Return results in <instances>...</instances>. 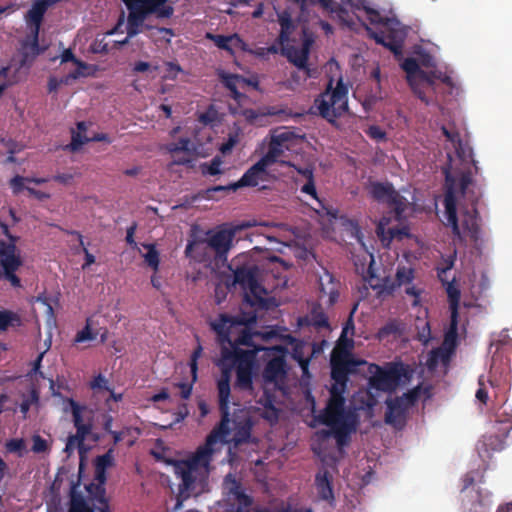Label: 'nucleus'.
Listing matches in <instances>:
<instances>
[{
	"label": "nucleus",
	"instance_id": "nucleus-1",
	"mask_svg": "<svg viewBox=\"0 0 512 512\" xmlns=\"http://www.w3.org/2000/svg\"><path fill=\"white\" fill-rule=\"evenodd\" d=\"M256 322V315L229 316L220 314L219 318L211 323V328L217 334V340L222 347L243 350L240 345L251 346L253 334L249 326Z\"/></svg>",
	"mask_w": 512,
	"mask_h": 512
},
{
	"label": "nucleus",
	"instance_id": "nucleus-2",
	"mask_svg": "<svg viewBox=\"0 0 512 512\" xmlns=\"http://www.w3.org/2000/svg\"><path fill=\"white\" fill-rule=\"evenodd\" d=\"M368 20L371 24L383 25L387 32H376L367 24L362 22L368 36L380 44L388 48L395 57H400L403 54V46L406 38V32L400 27V22L394 19L383 17L379 11L369 7L366 9Z\"/></svg>",
	"mask_w": 512,
	"mask_h": 512
},
{
	"label": "nucleus",
	"instance_id": "nucleus-3",
	"mask_svg": "<svg viewBox=\"0 0 512 512\" xmlns=\"http://www.w3.org/2000/svg\"><path fill=\"white\" fill-rule=\"evenodd\" d=\"M371 376L368 379V400L367 406L373 407L377 404L376 397L372 394L371 389L381 392H392L402 382L409 380L410 374L407 367L401 362L387 363L384 367L377 364H371L369 367Z\"/></svg>",
	"mask_w": 512,
	"mask_h": 512
},
{
	"label": "nucleus",
	"instance_id": "nucleus-4",
	"mask_svg": "<svg viewBox=\"0 0 512 512\" xmlns=\"http://www.w3.org/2000/svg\"><path fill=\"white\" fill-rule=\"evenodd\" d=\"M258 349L236 350L222 347L220 358L216 365L225 368V365L232 364L233 371H236L235 388L239 390H251L253 385V367Z\"/></svg>",
	"mask_w": 512,
	"mask_h": 512
},
{
	"label": "nucleus",
	"instance_id": "nucleus-5",
	"mask_svg": "<svg viewBox=\"0 0 512 512\" xmlns=\"http://www.w3.org/2000/svg\"><path fill=\"white\" fill-rule=\"evenodd\" d=\"M333 81L331 78L326 89L314 101L318 114L331 124L348 111V87L342 78L338 79L335 87Z\"/></svg>",
	"mask_w": 512,
	"mask_h": 512
},
{
	"label": "nucleus",
	"instance_id": "nucleus-6",
	"mask_svg": "<svg viewBox=\"0 0 512 512\" xmlns=\"http://www.w3.org/2000/svg\"><path fill=\"white\" fill-rule=\"evenodd\" d=\"M359 362L354 360L350 354H341L333 356L331 359V378L334 380L329 393V399L325 407L340 408L345 407L346 400L344 392L348 381V375L357 366Z\"/></svg>",
	"mask_w": 512,
	"mask_h": 512
},
{
	"label": "nucleus",
	"instance_id": "nucleus-7",
	"mask_svg": "<svg viewBox=\"0 0 512 512\" xmlns=\"http://www.w3.org/2000/svg\"><path fill=\"white\" fill-rule=\"evenodd\" d=\"M207 238L193 240L189 242L185 248V254L197 261L205 259L206 250L211 249L216 256H226L232 246L235 237L234 229H221L215 232H208Z\"/></svg>",
	"mask_w": 512,
	"mask_h": 512
},
{
	"label": "nucleus",
	"instance_id": "nucleus-8",
	"mask_svg": "<svg viewBox=\"0 0 512 512\" xmlns=\"http://www.w3.org/2000/svg\"><path fill=\"white\" fill-rule=\"evenodd\" d=\"M445 173V195L444 207L447 225L451 226L453 234L460 235V227L457 217V192L464 195L467 188L472 183L470 172H461L459 177L453 176L448 169L444 170Z\"/></svg>",
	"mask_w": 512,
	"mask_h": 512
},
{
	"label": "nucleus",
	"instance_id": "nucleus-9",
	"mask_svg": "<svg viewBox=\"0 0 512 512\" xmlns=\"http://www.w3.org/2000/svg\"><path fill=\"white\" fill-rule=\"evenodd\" d=\"M129 11V34L137 33L136 27L144 18L155 15L158 19H168L174 14L169 0H121Z\"/></svg>",
	"mask_w": 512,
	"mask_h": 512
},
{
	"label": "nucleus",
	"instance_id": "nucleus-10",
	"mask_svg": "<svg viewBox=\"0 0 512 512\" xmlns=\"http://www.w3.org/2000/svg\"><path fill=\"white\" fill-rule=\"evenodd\" d=\"M234 284L244 291V298L251 306L265 307L267 290L260 283V269L255 264L236 267Z\"/></svg>",
	"mask_w": 512,
	"mask_h": 512
},
{
	"label": "nucleus",
	"instance_id": "nucleus-11",
	"mask_svg": "<svg viewBox=\"0 0 512 512\" xmlns=\"http://www.w3.org/2000/svg\"><path fill=\"white\" fill-rule=\"evenodd\" d=\"M402 69L407 74V81L413 93L425 104L432 101L431 94L436 88V74L426 72L419 67L415 58L408 57L401 64Z\"/></svg>",
	"mask_w": 512,
	"mask_h": 512
},
{
	"label": "nucleus",
	"instance_id": "nucleus-12",
	"mask_svg": "<svg viewBox=\"0 0 512 512\" xmlns=\"http://www.w3.org/2000/svg\"><path fill=\"white\" fill-rule=\"evenodd\" d=\"M350 414L346 407H325L314 420L332 429L338 447L348 444L349 436L354 431V424L349 421Z\"/></svg>",
	"mask_w": 512,
	"mask_h": 512
},
{
	"label": "nucleus",
	"instance_id": "nucleus-13",
	"mask_svg": "<svg viewBox=\"0 0 512 512\" xmlns=\"http://www.w3.org/2000/svg\"><path fill=\"white\" fill-rule=\"evenodd\" d=\"M21 252L17 242L7 243L0 239V278L8 281L14 288L21 287V280L16 271L22 266Z\"/></svg>",
	"mask_w": 512,
	"mask_h": 512
},
{
	"label": "nucleus",
	"instance_id": "nucleus-14",
	"mask_svg": "<svg viewBox=\"0 0 512 512\" xmlns=\"http://www.w3.org/2000/svg\"><path fill=\"white\" fill-rule=\"evenodd\" d=\"M228 434L221 433L219 427H216L206 438L203 445L199 446L197 450L190 456L184 463L196 469L202 479H206L210 472V463L215 453L214 446L217 444L219 438H225Z\"/></svg>",
	"mask_w": 512,
	"mask_h": 512
},
{
	"label": "nucleus",
	"instance_id": "nucleus-15",
	"mask_svg": "<svg viewBox=\"0 0 512 512\" xmlns=\"http://www.w3.org/2000/svg\"><path fill=\"white\" fill-rule=\"evenodd\" d=\"M221 375L217 380V390H218V403L219 410L221 413V421L217 427H219V431L224 434H229V423H230V413H229V403H230V395H231V377L233 373V365H225V368H220Z\"/></svg>",
	"mask_w": 512,
	"mask_h": 512
},
{
	"label": "nucleus",
	"instance_id": "nucleus-16",
	"mask_svg": "<svg viewBox=\"0 0 512 512\" xmlns=\"http://www.w3.org/2000/svg\"><path fill=\"white\" fill-rule=\"evenodd\" d=\"M273 177L268 171V167L259 159L254 165H252L242 177L235 183H231L226 186H215L209 188L207 193L218 192V191H236L242 187H256L262 182H267Z\"/></svg>",
	"mask_w": 512,
	"mask_h": 512
},
{
	"label": "nucleus",
	"instance_id": "nucleus-17",
	"mask_svg": "<svg viewBox=\"0 0 512 512\" xmlns=\"http://www.w3.org/2000/svg\"><path fill=\"white\" fill-rule=\"evenodd\" d=\"M371 196L378 202L386 203L397 218H400L406 208V199L397 192L391 183H372Z\"/></svg>",
	"mask_w": 512,
	"mask_h": 512
},
{
	"label": "nucleus",
	"instance_id": "nucleus-18",
	"mask_svg": "<svg viewBox=\"0 0 512 512\" xmlns=\"http://www.w3.org/2000/svg\"><path fill=\"white\" fill-rule=\"evenodd\" d=\"M252 427L253 421L249 413L245 410L239 411V413H234L232 420L230 419L229 434L225 438H219V440L226 441L232 434L230 440L235 445L248 443L251 438Z\"/></svg>",
	"mask_w": 512,
	"mask_h": 512
},
{
	"label": "nucleus",
	"instance_id": "nucleus-19",
	"mask_svg": "<svg viewBox=\"0 0 512 512\" xmlns=\"http://www.w3.org/2000/svg\"><path fill=\"white\" fill-rule=\"evenodd\" d=\"M71 406V412L73 416V423L76 428V434L70 435L67 439L66 447L67 449L73 448L75 445L78 447L83 445L86 437L91 433L92 424L84 423L82 418V411L84 407L80 406L73 399L69 400Z\"/></svg>",
	"mask_w": 512,
	"mask_h": 512
},
{
	"label": "nucleus",
	"instance_id": "nucleus-20",
	"mask_svg": "<svg viewBox=\"0 0 512 512\" xmlns=\"http://www.w3.org/2000/svg\"><path fill=\"white\" fill-rule=\"evenodd\" d=\"M441 284L445 287L449 306L451 310V325L447 337L453 336L456 337L457 334V317H458V307L461 298V292L459 287L456 284L455 277L452 280H449L448 277H443V279H439Z\"/></svg>",
	"mask_w": 512,
	"mask_h": 512
},
{
	"label": "nucleus",
	"instance_id": "nucleus-21",
	"mask_svg": "<svg viewBox=\"0 0 512 512\" xmlns=\"http://www.w3.org/2000/svg\"><path fill=\"white\" fill-rule=\"evenodd\" d=\"M279 163L283 166H288L294 168L299 175H301L306 182L303 184V186L300 188V191L303 194L311 196L313 199H315L319 205L324 208V205L322 201L318 198L316 185H315V179H314V165L313 164H307L303 167L296 165L295 163L291 161H285L281 160Z\"/></svg>",
	"mask_w": 512,
	"mask_h": 512
},
{
	"label": "nucleus",
	"instance_id": "nucleus-22",
	"mask_svg": "<svg viewBox=\"0 0 512 512\" xmlns=\"http://www.w3.org/2000/svg\"><path fill=\"white\" fill-rule=\"evenodd\" d=\"M206 39L211 40L219 49L227 51L231 56L235 55V49L248 51L247 44L237 33L231 35L207 33Z\"/></svg>",
	"mask_w": 512,
	"mask_h": 512
},
{
	"label": "nucleus",
	"instance_id": "nucleus-23",
	"mask_svg": "<svg viewBox=\"0 0 512 512\" xmlns=\"http://www.w3.org/2000/svg\"><path fill=\"white\" fill-rule=\"evenodd\" d=\"M340 282L327 270L319 275L320 299L327 297V304L333 305L339 298Z\"/></svg>",
	"mask_w": 512,
	"mask_h": 512
},
{
	"label": "nucleus",
	"instance_id": "nucleus-24",
	"mask_svg": "<svg viewBox=\"0 0 512 512\" xmlns=\"http://www.w3.org/2000/svg\"><path fill=\"white\" fill-rule=\"evenodd\" d=\"M281 46V53L289 62L295 65L298 69L304 70L308 77H312L311 69L308 67L309 53L301 48L292 45L284 44Z\"/></svg>",
	"mask_w": 512,
	"mask_h": 512
},
{
	"label": "nucleus",
	"instance_id": "nucleus-25",
	"mask_svg": "<svg viewBox=\"0 0 512 512\" xmlns=\"http://www.w3.org/2000/svg\"><path fill=\"white\" fill-rule=\"evenodd\" d=\"M51 5L52 4L49 0H35L33 2L25 16L27 25L30 27V31H34L35 34H39L44 15Z\"/></svg>",
	"mask_w": 512,
	"mask_h": 512
},
{
	"label": "nucleus",
	"instance_id": "nucleus-26",
	"mask_svg": "<svg viewBox=\"0 0 512 512\" xmlns=\"http://www.w3.org/2000/svg\"><path fill=\"white\" fill-rule=\"evenodd\" d=\"M386 405L385 422L394 427H402L405 424L408 408L397 397L387 400Z\"/></svg>",
	"mask_w": 512,
	"mask_h": 512
},
{
	"label": "nucleus",
	"instance_id": "nucleus-27",
	"mask_svg": "<svg viewBox=\"0 0 512 512\" xmlns=\"http://www.w3.org/2000/svg\"><path fill=\"white\" fill-rule=\"evenodd\" d=\"M177 473L181 476L180 491L182 493H194L197 489V481L202 484L206 480L201 478V474L196 469L186 463L177 468Z\"/></svg>",
	"mask_w": 512,
	"mask_h": 512
},
{
	"label": "nucleus",
	"instance_id": "nucleus-28",
	"mask_svg": "<svg viewBox=\"0 0 512 512\" xmlns=\"http://www.w3.org/2000/svg\"><path fill=\"white\" fill-rule=\"evenodd\" d=\"M225 480L230 483L229 496L237 505L236 512H250L252 498L243 491L239 482L231 478V475H228Z\"/></svg>",
	"mask_w": 512,
	"mask_h": 512
},
{
	"label": "nucleus",
	"instance_id": "nucleus-29",
	"mask_svg": "<svg viewBox=\"0 0 512 512\" xmlns=\"http://www.w3.org/2000/svg\"><path fill=\"white\" fill-rule=\"evenodd\" d=\"M315 486L321 500L327 501L330 505L335 502L332 476L326 469L320 470L315 475Z\"/></svg>",
	"mask_w": 512,
	"mask_h": 512
},
{
	"label": "nucleus",
	"instance_id": "nucleus-30",
	"mask_svg": "<svg viewBox=\"0 0 512 512\" xmlns=\"http://www.w3.org/2000/svg\"><path fill=\"white\" fill-rule=\"evenodd\" d=\"M286 376L285 356L277 355L272 357L263 370V377L267 382H277Z\"/></svg>",
	"mask_w": 512,
	"mask_h": 512
},
{
	"label": "nucleus",
	"instance_id": "nucleus-31",
	"mask_svg": "<svg viewBox=\"0 0 512 512\" xmlns=\"http://www.w3.org/2000/svg\"><path fill=\"white\" fill-rule=\"evenodd\" d=\"M46 48V46H40L39 34H35L34 31H30L29 39L22 43L21 64L26 65L32 63L38 55L42 54L46 50Z\"/></svg>",
	"mask_w": 512,
	"mask_h": 512
},
{
	"label": "nucleus",
	"instance_id": "nucleus-32",
	"mask_svg": "<svg viewBox=\"0 0 512 512\" xmlns=\"http://www.w3.org/2000/svg\"><path fill=\"white\" fill-rule=\"evenodd\" d=\"M277 20L280 25V33L277 38L279 45L288 44L291 40V35L297 28L296 22L292 19L291 12L284 9L277 13Z\"/></svg>",
	"mask_w": 512,
	"mask_h": 512
},
{
	"label": "nucleus",
	"instance_id": "nucleus-33",
	"mask_svg": "<svg viewBox=\"0 0 512 512\" xmlns=\"http://www.w3.org/2000/svg\"><path fill=\"white\" fill-rule=\"evenodd\" d=\"M300 323H305L308 326H313L317 330L326 328L329 329V321L326 313L324 312L321 305H314L309 314L304 318L300 319Z\"/></svg>",
	"mask_w": 512,
	"mask_h": 512
},
{
	"label": "nucleus",
	"instance_id": "nucleus-34",
	"mask_svg": "<svg viewBox=\"0 0 512 512\" xmlns=\"http://www.w3.org/2000/svg\"><path fill=\"white\" fill-rule=\"evenodd\" d=\"M221 82L223 85L230 91L231 97L237 101L238 103H241L244 99L247 98V96L243 93H241L238 90V85L240 83H246V79L237 74H226L222 73L220 75Z\"/></svg>",
	"mask_w": 512,
	"mask_h": 512
},
{
	"label": "nucleus",
	"instance_id": "nucleus-35",
	"mask_svg": "<svg viewBox=\"0 0 512 512\" xmlns=\"http://www.w3.org/2000/svg\"><path fill=\"white\" fill-rule=\"evenodd\" d=\"M68 512H94V509L89 506L82 494L73 490L71 492Z\"/></svg>",
	"mask_w": 512,
	"mask_h": 512
},
{
	"label": "nucleus",
	"instance_id": "nucleus-36",
	"mask_svg": "<svg viewBox=\"0 0 512 512\" xmlns=\"http://www.w3.org/2000/svg\"><path fill=\"white\" fill-rule=\"evenodd\" d=\"M493 430L494 436L497 438L499 444H502L512 430V419L505 418L503 420H496L493 424Z\"/></svg>",
	"mask_w": 512,
	"mask_h": 512
},
{
	"label": "nucleus",
	"instance_id": "nucleus-37",
	"mask_svg": "<svg viewBox=\"0 0 512 512\" xmlns=\"http://www.w3.org/2000/svg\"><path fill=\"white\" fill-rule=\"evenodd\" d=\"M284 153V148L279 146L278 144H274L273 141L270 140L268 144L267 152L260 158V160L267 166L278 162L279 157Z\"/></svg>",
	"mask_w": 512,
	"mask_h": 512
},
{
	"label": "nucleus",
	"instance_id": "nucleus-38",
	"mask_svg": "<svg viewBox=\"0 0 512 512\" xmlns=\"http://www.w3.org/2000/svg\"><path fill=\"white\" fill-rule=\"evenodd\" d=\"M95 479L97 480V484L91 483L86 487L89 494L100 496V498L105 494L104 484L106 482V470H101L100 468L95 467Z\"/></svg>",
	"mask_w": 512,
	"mask_h": 512
},
{
	"label": "nucleus",
	"instance_id": "nucleus-39",
	"mask_svg": "<svg viewBox=\"0 0 512 512\" xmlns=\"http://www.w3.org/2000/svg\"><path fill=\"white\" fill-rule=\"evenodd\" d=\"M20 325L21 318L18 313L11 310H0V331H5L9 327Z\"/></svg>",
	"mask_w": 512,
	"mask_h": 512
},
{
	"label": "nucleus",
	"instance_id": "nucleus-40",
	"mask_svg": "<svg viewBox=\"0 0 512 512\" xmlns=\"http://www.w3.org/2000/svg\"><path fill=\"white\" fill-rule=\"evenodd\" d=\"M142 246L147 249V252L143 255L145 263L156 273L160 264L159 252L156 246L149 243H143Z\"/></svg>",
	"mask_w": 512,
	"mask_h": 512
},
{
	"label": "nucleus",
	"instance_id": "nucleus-41",
	"mask_svg": "<svg viewBox=\"0 0 512 512\" xmlns=\"http://www.w3.org/2000/svg\"><path fill=\"white\" fill-rule=\"evenodd\" d=\"M304 348L305 346L301 342L295 344L292 349L291 356L299 364L303 374H307L310 364V357L305 356Z\"/></svg>",
	"mask_w": 512,
	"mask_h": 512
},
{
	"label": "nucleus",
	"instance_id": "nucleus-42",
	"mask_svg": "<svg viewBox=\"0 0 512 512\" xmlns=\"http://www.w3.org/2000/svg\"><path fill=\"white\" fill-rule=\"evenodd\" d=\"M402 332L401 324L397 320L388 321L383 327H381L378 331V338L380 340H384L389 336H398Z\"/></svg>",
	"mask_w": 512,
	"mask_h": 512
},
{
	"label": "nucleus",
	"instance_id": "nucleus-43",
	"mask_svg": "<svg viewBox=\"0 0 512 512\" xmlns=\"http://www.w3.org/2000/svg\"><path fill=\"white\" fill-rule=\"evenodd\" d=\"M478 211L473 208L471 212H466L462 221V225L471 235H476L479 231L477 222Z\"/></svg>",
	"mask_w": 512,
	"mask_h": 512
},
{
	"label": "nucleus",
	"instance_id": "nucleus-44",
	"mask_svg": "<svg viewBox=\"0 0 512 512\" xmlns=\"http://www.w3.org/2000/svg\"><path fill=\"white\" fill-rule=\"evenodd\" d=\"M456 260V252L452 255H449L446 258H443L442 261L436 266V272L438 279H443V277H447V272L450 271L455 264Z\"/></svg>",
	"mask_w": 512,
	"mask_h": 512
},
{
	"label": "nucleus",
	"instance_id": "nucleus-45",
	"mask_svg": "<svg viewBox=\"0 0 512 512\" xmlns=\"http://www.w3.org/2000/svg\"><path fill=\"white\" fill-rule=\"evenodd\" d=\"M241 129L235 125L234 130L228 134L227 140L222 143L220 151L223 154L229 153L233 147L238 143Z\"/></svg>",
	"mask_w": 512,
	"mask_h": 512
},
{
	"label": "nucleus",
	"instance_id": "nucleus-46",
	"mask_svg": "<svg viewBox=\"0 0 512 512\" xmlns=\"http://www.w3.org/2000/svg\"><path fill=\"white\" fill-rule=\"evenodd\" d=\"M219 112L214 105H210L205 112L200 114L199 121L204 125H213L220 122Z\"/></svg>",
	"mask_w": 512,
	"mask_h": 512
},
{
	"label": "nucleus",
	"instance_id": "nucleus-47",
	"mask_svg": "<svg viewBox=\"0 0 512 512\" xmlns=\"http://www.w3.org/2000/svg\"><path fill=\"white\" fill-rule=\"evenodd\" d=\"M5 448L7 452L16 453L19 457H22L26 450V444L22 438L10 439L5 443Z\"/></svg>",
	"mask_w": 512,
	"mask_h": 512
},
{
	"label": "nucleus",
	"instance_id": "nucleus-48",
	"mask_svg": "<svg viewBox=\"0 0 512 512\" xmlns=\"http://www.w3.org/2000/svg\"><path fill=\"white\" fill-rule=\"evenodd\" d=\"M414 278V271L412 268L406 266H399L396 271V282L398 286L412 282Z\"/></svg>",
	"mask_w": 512,
	"mask_h": 512
},
{
	"label": "nucleus",
	"instance_id": "nucleus-49",
	"mask_svg": "<svg viewBox=\"0 0 512 512\" xmlns=\"http://www.w3.org/2000/svg\"><path fill=\"white\" fill-rule=\"evenodd\" d=\"M341 22L342 25L348 27L349 29H352L355 25V22L350 15L347 8H345L343 5L339 4L334 12Z\"/></svg>",
	"mask_w": 512,
	"mask_h": 512
},
{
	"label": "nucleus",
	"instance_id": "nucleus-50",
	"mask_svg": "<svg viewBox=\"0 0 512 512\" xmlns=\"http://www.w3.org/2000/svg\"><path fill=\"white\" fill-rule=\"evenodd\" d=\"M202 350V346L198 344V346L194 349L190 357L189 366L191 371L192 382L197 381L198 359L201 357Z\"/></svg>",
	"mask_w": 512,
	"mask_h": 512
},
{
	"label": "nucleus",
	"instance_id": "nucleus-51",
	"mask_svg": "<svg viewBox=\"0 0 512 512\" xmlns=\"http://www.w3.org/2000/svg\"><path fill=\"white\" fill-rule=\"evenodd\" d=\"M80 74H81V72L79 70H76L61 80H58L56 77H50L49 81H48L49 92H56L61 84L68 83L69 79L78 78L80 76Z\"/></svg>",
	"mask_w": 512,
	"mask_h": 512
},
{
	"label": "nucleus",
	"instance_id": "nucleus-52",
	"mask_svg": "<svg viewBox=\"0 0 512 512\" xmlns=\"http://www.w3.org/2000/svg\"><path fill=\"white\" fill-rule=\"evenodd\" d=\"M441 131L445 138L451 142L455 149L461 148L462 140L460 133L456 129H449L446 126L441 127Z\"/></svg>",
	"mask_w": 512,
	"mask_h": 512
},
{
	"label": "nucleus",
	"instance_id": "nucleus-53",
	"mask_svg": "<svg viewBox=\"0 0 512 512\" xmlns=\"http://www.w3.org/2000/svg\"><path fill=\"white\" fill-rule=\"evenodd\" d=\"M294 137L293 132L290 131H275L271 135V141H273L274 144H278L279 146H282L283 148L288 149V146L286 145L287 142L292 140Z\"/></svg>",
	"mask_w": 512,
	"mask_h": 512
},
{
	"label": "nucleus",
	"instance_id": "nucleus-54",
	"mask_svg": "<svg viewBox=\"0 0 512 512\" xmlns=\"http://www.w3.org/2000/svg\"><path fill=\"white\" fill-rule=\"evenodd\" d=\"M90 142V139L80 132L72 131L70 144L67 146L71 151H78L84 144Z\"/></svg>",
	"mask_w": 512,
	"mask_h": 512
},
{
	"label": "nucleus",
	"instance_id": "nucleus-55",
	"mask_svg": "<svg viewBox=\"0 0 512 512\" xmlns=\"http://www.w3.org/2000/svg\"><path fill=\"white\" fill-rule=\"evenodd\" d=\"M364 279L372 289L378 290V294H382L386 289V286L381 283V279L373 274L371 267H369Z\"/></svg>",
	"mask_w": 512,
	"mask_h": 512
},
{
	"label": "nucleus",
	"instance_id": "nucleus-56",
	"mask_svg": "<svg viewBox=\"0 0 512 512\" xmlns=\"http://www.w3.org/2000/svg\"><path fill=\"white\" fill-rule=\"evenodd\" d=\"M28 181V182H35L37 184L39 183H42L43 180H39V179H30V178H25V177H22V176H15L11 179L10 181V185H11V188L13 190L14 193H19L20 191H22L24 189V183Z\"/></svg>",
	"mask_w": 512,
	"mask_h": 512
},
{
	"label": "nucleus",
	"instance_id": "nucleus-57",
	"mask_svg": "<svg viewBox=\"0 0 512 512\" xmlns=\"http://www.w3.org/2000/svg\"><path fill=\"white\" fill-rule=\"evenodd\" d=\"M190 139L189 138H180L177 143H172L169 145L168 150L171 153H178V152H189L190 148Z\"/></svg>",
	"mask_w": 512,
	"mask_h": 512
},
{
	"label": "nucleus",
	"instance_id": "nucleus-58",
	"mask_svg": "<svg viewBox=\"0 0 512 512\" xmlns=\"http://www.w3.org/2000/svg\"><path fill=\"white\" fill-rule=\"evenodd\" d=\"M96 338V333H93L90 329L89 320H87L85 327L79 331L75 337V342H84L89 340H94Z\"/></svg>",
	"mask_w": 512,
	"mask_h": 512
},
{
	"label": "nucleus",
	"instance_id": "nucleus-59",
	"mask_svg": "<svg viewBox=\"0 0 512 512\" xmlns=\"http://www.w3.org/2000/svg\"><path fill=\"white\" fill-rule=\"evenodd\" d=\"M398 399H401V402L405 404L407 408H410L413 406L418 398H419V391L418 388L408 391L407 393H404L401 397H397Z\"/></svg>",
	"mask_w": 512,
	"mask_h": 512
},
{
	"label": "nucleus",
	"instance_id": "nucleus-60",
	"mask_svg": "<svg viewBox=\"0 0 512 512\" xmlns=\"http://www.w3.org/2000/svg\"><path fill=\"white\" fill-rule=\"evenodd\" d=\"M60 58L61 63L73 62L80 68H86V64L83 61L77 59L70 48L64 49Z\"/></svg>",
	"mask_w": 512,
	"mask_h": 512
},
{
	"label": "nucleus",
	"instance_id": "nucleus-61",
	"mask_svg": "<svg viewBox=\"0 0 512 512\" xmlns=\"http://www.w3.org/2000/svg\"><path fill=\"white\" fill-rule=\"evenodd\" d=\"M32 451L34 453H44L48 450L47 441L39 435H34L33 438Z\"/></svg>",
	"mask_w": 512,
	"mask_h": 512
},
{
	"label": "nucleus",
	"instance_id": "nucleus-62",
	"mask_svg": "<svg viewBox=\"0 0 512 512\" xmlns=\"http://www.w3.org/2000/svg\"><path fill=\"white\" fill-rule=\"evenodd\" d=\"M366 134L376 141H383L386 139V132L377 125L369 126Z\"/></svg>",
	"mask_w": 512,
	"mask_h": 512
},
{
	"label": "nucleus",
	"instance_id": "nucleus-63",
	"mask_svg": "<svg viewBox=\"0 0 512 512\" xmlns=\"http://www.w3.org/2000/svg\"><path fill=\"white\" fill-rule=\"evenodd\" d=\"M113 458L111 456V450L105 453L104 455L98 456L96 458L95 467L100 468L101 470H106L107 467L112 465Z\"/></svg>",
	"mask_w": 512,
	"mask_h": 512
},
{
	"label": "nucleus",
	"instance_id": "nucleus-64",
	"mask_svg": "<svg viewBox=\"0 0 512 512\" xmlns=\"http://www.w3.org/2000/svg\"><path fill=\"white\" fill-rule=\"evenodd\" d=\"M314 42L313 34L309 32L308 28H302V46L301 49L310 53V48Z\"/></svg>",
	"mask_w": 512,
	"mask_h": 512
}]
</instances>
